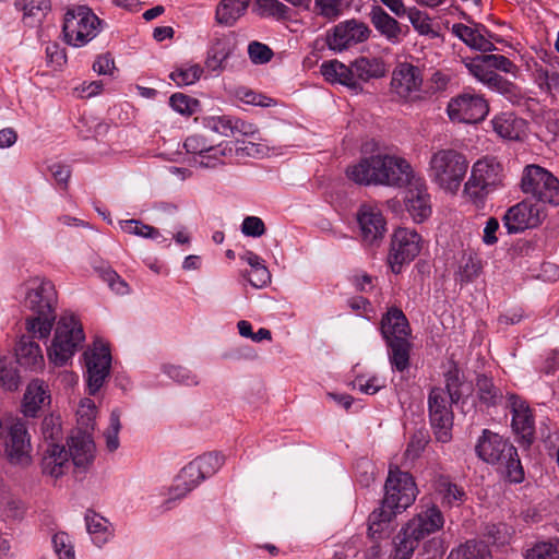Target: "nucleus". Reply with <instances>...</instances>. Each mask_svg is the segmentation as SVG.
Instances as JSON below:
<instances>
[{"instance_id":"f257e3e1","label":"nucleus","mask_w":559,"mask_h":559,"mask_svg":"<svg viewBox=\"0 0 559 559\" xmlns=\"http://www.w3.org/2000/svg\"><path fill=\"white\" fill-rule=\"evenodd\" d=\"M384 489L381 506L368 518V535L373 539L381 538L392 520L411 507L418 495L412 475L399 467L390 468Z\"/></svg>"},{"instance_id":"f03ea898","label":"nucleus","mask_w":559,"mask_h":559,"mask_svg":"<svg viewBox=\"0 0 559 559\" xmlns=\"http://www.w3.org/2000/svg\"><path fill=\"white\" fill-rule=\"evenodd\" d=\"M347 177L358 185L403 187L414 178L409 163L400 156L377 154L362 157L346 168Z\"/></svg>"},{"instance_id":"7ed1b4c3","label":"nucleus","mask_w":559,"mask_h":559,"mask_svg":"<svg viewBox=\"0 0 559 559\" xmlns=\"http://www.w3.org/2000/svg\"><path fill=\"white\" fill-rule=\"evenodd\" d=\"M58 298L52 282L33 277L26 282L25 307L32 312L25 320L27 333L46 340L50 335L55 320Z\"/></svg>"},{"instance_id":"20e7f679","label":"nucleus","mask_w":559,"mask_h":559,"mask_svg":"<svg viewBox=\"0 0 559 559\" xmlns=\"http://www.w3.org/2000/svg\"><path fill=\"white\" fill-rule=\"evenodd\" d=\"M321 74L331 83H340L355 94L362 92V83L385 76V62L377 57H358L349 64L331 60L321 64Z\"/></svg>"},{"instance_id":"39448f33","label":"nucleus","mask_w":559,"mask_h":559,"mask_svg":"<svg viewBox=\"0 0 559 559\" xmlns=\"http://www.w3.org/2000/svg\"><path fill=\"white\" fill-rule=\"evenodd\" d=\"M475 451L481 461L498 466L511 483L523 481L524 471L518 450L508 439L489 429H484Z\"/></svg>"},{"instance_id":"423d86ee","label":"nucleus","mask_w":559,"mask_h":559,"mask_svg":"<svg viewBox=\"0 0 559 559\" xmlns=\"http://www.w3.org/2000/svg\"><path fill=\"white\" fill-rule=\"evenodd\" d=\"M0 453L12 466L26 468L33 463V447L26 424L19 418L0 423Z\"/></svg>"},{"instance_id":"0eeeda50","label":"nucleus","mask_w":559,"mask_h":559,"mask_svg":"<svg viewBox=\"0 0 559 559\" xmlns=\"http://www.w3.org/2000/svg\"><path fill=\"white\" fill-rule=\"evenodd\" d=\"M468 162L455 150H439L429 162V176L442 190L456 193L466 175Z\"/></svg>"},{"instance_id":"6e6552de","label":"nucleus","mask_w":559,"mask_h":559,"mask_svg":"<svg viewBox=\"0 0 559 559\" xmlns=\"http://www.w3.org/2000/svg\"><path fill=\"white\" fill-rule=\"evenodd\" d=\"M224 462V455L211 452L187 464L175 478L169 489V500L167 502L186 497L202 480L216 474Z\"/></svg>"},{"instance_id":"1a4fd4ad","label":"nucleus","mask_w":559,"mask_h":559,"mask_svg":"<svg viewBox=\"0 0 559 559\" xmlns=\"http://www.w3.org/2000/svg\"><path fill=\"white\" fill-rule=\"evenodd\" d=\"M85 340L82 324L73 314L60 317L55 336L48 348V358L56 366H63Z\"/></svg>"},{"instance_id":"9d476101","label":"nucleus","mask_w":559,"mask_h":559,"mask_svg":"<svg viewBox=\"0 0 559 559\" xmlns=\"http://www.w3.org/2000/svg\"><path fill=\"white\" fill-rule=\"evenodd\" d=\"M103 21L85 5L68 10L63 21V36L67 44L82 47L93 40L102 31Z\"/></svg>"},{"instance_id":"9b49d317","label":"nucleus","mask_w":559,"mask_h":559,"mask_svg":"<svg viewBox=\"0 0 559 559\" xmlns=\"http://www.w3.org/2000/svg\"><path fill=\"white\" fill-rule=\"evenodd\" d=\"M503 174L501 164L495 158L485 157L477 160L464 186V193L473 201H481L502 186Z\"/></svg>"},{"instance_id":"f8f14e48","label":"nucleus","mask_w":559,"mask_h":559,"mask_svg":"<svg viewBox=\"0 0 559 559\" xmlns=\"http://www.w3.org/2000/svg\"><path fill=\"white\" fill-rule=\"evenodd\" d=\"M521 191L533 199L551 205H559V180L548 169L531 164L523 168Z\"/></svg>"},{"instance_id":"ddd939ff","label":"nucleus","mask_w":559,"mask_h":559,"mask_svg":"<svg viewBox=\"0 0 559 559\" xmlns=\"http://www.w3.org/2000/svg\"><path fill=\"white\" fill-rule=\"evenodd\" d=\"M183 146L189 154L194 155V163L205 168H214L224 164V158L231 157L234 152L227 142L215 144L210 139V131L205 128L203 131L188 136Z\"/></svg>"},{"instance_id":"4468645a","label":"nucleus","mask_w":559,"mask_h":559,"mask_svg":"<svg viewBox=\"0 0 559 559\" xmlns=\"http://www.w3.org/2000/svg\"><path fill=\"white\" fill-rule=\"evenodd\" d=\"M423 237L412 228L399 227L391 237L390 251L386 258L392 273L400 274L405 264H409L421 251Z\"/></svg>"},{"instance_id":"2eb2a0df","label":"nucleus","mask_w":559,"mask_h":559,"mask_svg":"<svg viewBox=\"0 0 559 559\" xmlns=\"http://www.w3.org/2000/svg\"><path fill=\"white\" fill-rule=\"evenodd\" d=\"M442 388H432L428 395L430 425L437 441L447 443L452 439L453 412L451 401Z\"/></svg>"},{"instance_id":"dca6fc26","label":"nucleus","mask_w":559,"mask_h":559,"mask_svg":"<svg viewBox=\"0 0 559 559\" xmlns=\"http://www.w3.org/2000/svg\"><path fill=\"white\" fill-rule=\"evenodd\" d=\"M447 111L451 121L477 123L486 118L489 106L481 95L464 91L449 102Z\"/></svg>"},{"instance_id":"f3484780","label":"nucleus","mask_w":559,"mask_h":559,"mask_svg":"<svg viewBox=\"0 0 559 559\" xmlns=\"http://www.w3.org/2000/svg\"><path fill=\"white\" fill-rule=\"evenodd\" d=\"M371 29L359 20L350 19L336 24L326 35V44L334 51H343L364 43L370 37Z\"/></svg>"},{"instance_id":"a211bd4d","label":"nucleus","mask_w":559,"mask_h":559,"mask_svg":"<svg viewBox=\"0 0 559 559\" xmlns=\"http://www.w3.org/2000/svg\"><path fill=\"white\" fill-rule=\"evenodd\" d=\"M544 217V212L539 205L524 200L508 209L502 217V223L508 234H520L539 226Z\"/></svg>"},{"instance_id":"6ab92c4d","label":"nucleus","mask_w":559,"mask_h":559,"mask_svg":"<svg viewBox=\"0 0 559 559\" xmlns=\"http://www.w3.org/2000/svg\"><path fill=\"white\" fill-rule=\"evenodd\" d=\"M87 369V385L90 394H95L104 384L109 374L111 355L105 345H95L93 349L85 352Z\"/></svg>"},{"instance_id":"aec40b11","label":"nucleus","mask_w":559,"mask_h":559,"mask_svg":"<svg viewBox=\"0 0 559 559\" xmlns=\"http://www.w3.org/2000/svg\"><path fill=\"white\" fill-rule=\"evenodd\" d=\"M357 222L366 245H374L383 238L385 219L377 205L362 204L357 212Z\"/></svg>"},{"instance_id":"412c9836","label":"nucleus","mask_w":559,"mask_h":559,"mask_svg":"<svg viewBox=\"0 0 559 559\" xmlns=\"http://www.w3.org/2000/svg\"><path fill=\"white\" fill-rule=\"evenodd\" d=\"M95 443L91 433L75 431L69 439V455L72 459L75 472H86L95 460Z\"/></svg>"},{"instance_id":"4be33fe9","label":"nucleus","mask_w":559,"mask_h":559,"mask_svg":"<svg viewBox=\"0 0 559 559\" xmlns=\"http://www.w3.org/2000/svg\"><path fill=\"white\" fill-rule=\"evenodd\" d=\"M423 78L420 70L407 62L400 63L392 74L391 88L399 97L409 99L420 90Z\"/></svg>"},{"instance_id":"5701e85b","label":"nucleus","mask_w":559,"mask_h":559,"mask_svg":"<svg viewBox=\"0 0 559 559\" xmlns=\"http://www.w3.org/2000/svg\"><path fill=\"white\" fill-rule=\"evenodd\" d=\"M444 524L442 512L435 504L423 509L404 526L411 536L421 540L426 536L439 531Z\"/></svg>"},{"instance_id":"b1692460","label":"nucleus","mask_w":559,"mask_h":559,"mask_svg":"<svg viewBox=\"0 0 559 559\" xmlns=\"http://www.w3.org/2000/svg\"><path fill=\"white\" fill-rule=\"evenodd\" d=\"M509 405L512 413L513 431L524 442L531 444L535 432V421L531 408L525 401L516 395L509 397Z\"/></svg>"},{"instance_id":"393cba45","label":"nucleus","mask_w":559,"mask_h":559,"mask_svg":"<svg viewBox=\"0 0 559 559\" xmlns=\"http://www.w3.org/2000/svg\"><path fill=\"white\" fill-rule=\"evenodd\" d=\"M235 47V40L230 35H215L206 52L205 68L215 73L223 72Z\"/></svg>"},{"instance_id":"a878e982","label":"nucleus","mask_w":559,"mask_h":559,"mask_svg":"<svg viewBox=\"0 0 559 559\" xmlns=\"http://www.w3.org/2000/svg\"><path fill=\"white\" fill-rule=\"evenodd\" d=\"M405 205L416 223H421L431 215L430 195L424 183L417 181L407 190Z\"/></svg>"},{"instance_id":"bb28decb","label":"nucleus","mask_w":559,"mask_h":559,"mask_svg":"<svg viewBox=\"0 0 559 559\" xmlns=\"http://www.w3.org/2000/svg\"><path fill=\"white\" fill-rule=\"evenodd\" d=\"M41 472L53 478L64 475L69 468V453L59 443H48L40 462Z\"/></svg>"},{"instance_id":"cd10ccee","label":"nucleus","mask_w":559,"mask_h":559,"mask_svg":"<svg viewBox=\"0 0 559 559\" xmlns=\"http://www.w3.org/2000/svg\"><path fill=\"white\" fill-rule=\"evenodd\" d=\"M381 332L386 342L409 337L408 320L401 309L393 307L388 310L381 320Z\"/></svg>"},{"instance_id":"c85d7f7f","label":"nucleus","mask_w":559,"mask_h":559,"mask_svg":"<svg viewBox=\"0 0 559 559\" xmlns=\"http://www.w3.org/2000/svg\"><path fill=\"white\" fill-rule=\"evenodd\" d=\"M370 21L388 41L396 44L402 37V27L396 19L391 16L381 5L373 4L369 12Z\"/></svg>"},{"instance_id":"c756f323","label":"nucleus","mask_w":559,"mask_h":559,"mask_svg":"<svg viewBox=\"0 0 559 559\" xmlns=\"http://www.w3.org/2000/svg\"><path fill=\"white\" fill-rule=\"evenodd\" d=\"M32 334L22 335L15 347L16 361L31 370H38L44 367V355L40 346L33 338Z\"/></svg>"},{"instance_id":"7c9ffc66","label":"nucleus","mask_w":559,"mask_h":559,"mask_svg":"<svg viewBox=\"0 0 559 559\" xmlns=\"http://www.w3.org/2000/svg\"><path fill=\"white\" fill-rule=\"evenodd\" d=\"M47 386L40 380H33L24 394L22 409L25 416L34 417L37 412L49 403Z\"/></svg>"},{"instance_id":"2f4dec72","label":"nucleus","mask_w":559,"mask_h":559,"mask_svg":"<svg viewBox=\"0 0 559 559\" xmlns=\"http://www.w3.org/2000/svg\"><path fill=\"white\" fill-rule=\"evenodd\" d=\"M475 26L476 27L473 28L461 23L453 24L452 33L473 49L479 51H490L495 49L493 44L486 39L480 33V28L485 29V27L480 24H476Z\"/></svg>"},{"instance_id":"473e14b6","label":"nucleus","mask_w":559,"mask_h":559,"mask_svg":"<svg viewBox=\"0 0 559 559\" xmlns=\"http://www.w3.org/2000/svg\"><path fill=\"white\" fill-rule=\"evenodd\" d=\"M251 0H221L216 7L218 24L233 26L247 11Z\"/></svg>"},{"instance_id":"72a5a7b5","label":"nucleus","mask_w":559,"mask_h":559,"mask_svg":"<svg viewBox=\"0 0 559 559\" xmlns=\"http://www.w3.org/2000/svg\"><path fill=\"white\" fill-rule=\"evenodd\" d=\"M435 490L444 507H459L464 502L465 491L448 477H438L435 481Z\"/></svg>"},{"instance_id":"f704fd0d","label":"nucleus","mask_w":559,"mask_h":559,"mask_svg":"<svg viewBox=\"0 0 559 559\" xmlns=\"http://www.w3.org/2000/svg\"><path fill=\"white\" fill-rule=\"evenodd\" d=\"M495 132L508 140H519L524 131V121L513 114H501L492 119Z\"/></svg>"},{"instance_id":"c9c22d12","label":"nucleus","mask_w":559,"mask_h":559,"mask_svg":"<svg viewBox=\"0 0 559 559\" xmlns=\"http://www.w3.org/2000/svg\"><path fill=\"white\" fill-rule=\"evenodd\" d=\"M85 523L86 530L97 547L105 545L112 535L108 521L93 511L86 512Z\"/></svg>"},{"instance_id":"e433bc0d","label":"nucleus","mask_w":559,"mask_h":559,"mask_svg":"<svg viewBox=\"0 0 559 559\" xmlns=\"http://www.w3.org/2000/svg\"><path fill=\"white\" fill-rule=\"evenodd\" d=\"M389 347V359L392 367L403 372L409 367V353L412 344L408 338L386 342Z\"/></svg>"},{"instance_id":"4c0bfd02","label":"nucleus","mask_w":559,"mask_h":559,"mask_svg":"<svg viewBox=\"0 0 559 559\" xmlns=\"http://www.w3.org/2000/svg\"><path fill=\"white\" fill-rule=\"evenodd\" d=\"M471 74H473L480 82L500 88L504 81L500 75L493 72L485 62L484 56H479L466 64Z\"/></svg>"},{"instance_id":"58836bf2","label":"nucleus","mask_w":559,"mask_h":559,"mask_svg":"<svg viewBox=\"0 0 559 559\" xmlns=\"http://www.w3.org/2000/svg\"><path fill=\"white\" fill-rule=\"evenodd\" d=\"M418 543L419 539L411 536L407 530L403 527L394 538L392 559H411Z\"/></svg>"},{"instance_id":"ea45409f","label":"nucleus","mask_w":559,"mask_h":559,"mask_svg":"<svg viewBox=\"0 0 559 559\" xmlns=\"http://www.w3.org/2000/svg\"><path fill=\"white\" fill-rule=\"evenodd\" d=\"M203 73V68L198 63H186L174 70L169 78L178 85H192L198 82Z\"/></svg>"},{"instance_id":"a19ab883","label":"nucleus","mask_w":559,"mask_h":559,"mask_svg":"<svg viewBox=\"0 0 559 559\" xmlns=\"http://www.w3.org/2000/svg\"><path fill=\"white\" fill-rule=\"evenodd\" d=\"M122 231L129 235L158 240L163 238L159 230L139 219H124L119 222Z\"/></svg>"},{"instance_id":"79ce46f5","label":"nucleus","mask_w":559,"mask_h":559,"mask_svg":"<svg viewBox=\"0 0 559 559\" xmlns=\"http://www.w3.org/2000/svg\"><path fill=\"white\" fill-rule=\"evenodd\" d=\"M78 416V431H86L91 433L95 427L96 406L95 403L90 399L81 401L76 411Z\"/></svg>"},{"instance_id":"37998d69","label":"nucleus","mask_w":559,"mask_h":559,"mask_svg":"<svg viewBox=\"0 0 559 559\" xmlns=\"http://www.w3.org/2000/svg\"><path fill=\"white\" fill-rule=\"evenodd\" d=\"M452 559H490V551L486 544L467 542L451 552Z\"/></svg>"},{"instance_id":"c03bdc74","label":"nucleus","mask_w":559,"mask_h":559,"mask_svg":"<svg viewBox=\"0 0 559 559\" xmlns=\"http://www.w3.org/2000/svg\"><path fill=\"white\" fill-rule=\"evenodd\" d=\"M15 4L24 12L25 17L40 21L51 9L50 0H16Z\"/></svg>"},{"instance_id":"a18cd8bd","label":"nucleus","mask_w":559,"mask_h":559,"mask_svg":"<svg viewBox=\"0 0 559 559\" xmlns=\"http://www.w3.org/2000/svg\"><path fill=\"white\" fill-rule=\"evenodd\" d=\"M0 384L7 391H15L20 385V376L8 357H0Z\"/></svg>"},{"instance_id":"49530a36","label":"nucleus","mask_w":559,"mask_h":559,"mask_svg":"<svg viewBox=\"0 0 559 559\" xmlns=\"http://www.w3.org/2000/svg\"><path fill=\"white\" fill-rule=\"evenodd\" d=\"M483 261L477 255H468L465 262L460 266L457 280L461 283H469L477 278L483 272Z\"/></svg>"},{"instance_id":"de8ad7c7","label":"nucleus","mask_w":559,"mask_h":559,"mask_svg":"<svg viewBox=\"0 0 559 559\" xmlns=\"http://www.w3.org/2000/svg\"><path fill=\"white\" fill-rule=\"evenodd\" d=\"M478 396L487 405H496L501 399L500 391L493 385L491 379L481 374L476 382Z\"/></svg>"},{"instance_id":"09e8293b","label":"nucleus","mask_w":559,"mask_h":559,"mask_svg":"<svg viewBox=\"0 0 559 559\" xmlns=\"http://www.w3.org/2000/svg\"><path fill=\"white\" fill-rule=\"evenodd\" d=\"M235 117L213 116L205 119L204 127L207 131L218 133L224 136H234Z\"/></svg>"},{"instance_id":"8fccbe9b","label":"nucleus","mask_w":559,"mask_h":559,"mask_svg":"<svg viewBox=\"0 0 559 559\" xmlns=\"http://www.w3.org/2000/svg\"><path fill=\"white\" fill-rule=\"evenodd\" d=\"M405 15H407L411 24L420 35H432V37L437 35L432 29L431 20L428 14L416 8H411L406 9Z\"/></svg>"},{"instance_id":"3c124183","label":"nucleus","mask_w":559,"mask_h":559,"mask_svg":"<svg viewBox=\"0 0 559 559\" xmlns=\"http://www.w3.org/2000/svg\"><path fill=\"white\" fill-rule=\"evenodd\" d=\"M52 546L58 559H75L74 545L71 537L59 532L52 536Z\"/></svg>"},{"instance_id":"603ef678","label":"nucleus","mask_w":559,"mask_h":559,"mask_svg":"<svg viewBox=\"0 0 559 559\" xmlns=\"http://www.w3.org/2000/svg\"><path fill=\"white\" fill-rule=\"evenodd\" d=\"M429 442V435L425 430L415 431L407 443L404 455L408 460H416L420 456Z\"/></svg>"},{"instance_id":"864d4df0","label":"nucleus","mask_w":559,"mask_h":559,"mask_svg":"<svg viewBox=\"0 0 559 559\" xmlns=\"http://www.w3.org/2000/svg\"><path fill=\"white\" fill-rule=\"evenodd\" d=\"M121 429L120 413L114 409L110 414L109 427L104 432L108 451L114 452L119 448V431Z\"/></svg>"},{"instance_id":"5fc2aeb1","label":"nucleus","mask_w":559,"mask_h":559,"mask_svg":"<svg viewBox=\"0 0 559 559\" xmlns=\"http://www.w3.org/2000/svg\"><path fill=\"white\" fill-rule=\"evenodd\" d=\"M41 433L47 444L58 443V441L62 440L63 433L60 418L55 416L45 417L41 423Z\"/></svg>"},{"instance_id":"6e6d98bb","label":"nucleus","mask_w":559,"mask_h":559,"mask_svg":"<svg viewBox=\"0 0 559 559\" xmlns=\"http://www.w3.org/2000/svg\"><path fill=\"white\" fill-rule=\"evenodd\" d=\"M445 389H443L447 393V397L450 399L451 403H457L462 396V380L460 376V371L456 368L450 369L444 374Z\"/></svg>"},{"instance_id":"4d7b16f0","label":"nucleus","mask_w":559,"mask_h":559,"mask_svg":"<svg viewBox=\"0 0 559 559\" xmlns=\"http://www.w3.org/2000/svg\"><path fill=\"white\" fill-rule=\"evenodd\" d=\"M1 511L10 519H21L25 513V506L19 498L4 493L1 497Z\"/></svg>"},{"instance_id":"13d9d810","label":"nucleus","mask_w":559,"mask_h":559,"mask_svg":"<svg viewBox=\"0 0 559 559\" xmlns=\"http://www.w3.org/2000/svg\"><path fill=\"white\" fill-rule=\"evenodd\" d=\"M248 55L252 63L264 64L267 63L272 57V49L260 41H252L248 46Z\"/></svg>"},{"instance_id":"bf43d9fd","label":"nucleus","mask_w":559,"mask_h":559,"mask_svg":"<svg viewBox=\"0 0 559 559\" xmlns=\"http://www.w3.org/2000/svg\"><path fill=\"white\" fill-rule=\"evenodd\" d=\"M526 559H559V551L551 543H538L527 551Z\"/></svg>"},{"instance_id":"052dcab7","label":"nucleus","mask_w":559,"mask_h":559,"mask_svg":"<svg viewBox=\"0 0 559 559\" xmlns=\"http://www.w3.org/2000/svg\"><path fill=\"white\" fill-rule=\"evenodd\" d=\"M317 13L328 20H335L342 14V3L337 0H316Z\"/></svg>"},{"instance_id":"680f3d73","label":"nucleus","mask_w":559,"mask_h":559,"mask_svg":"<svg viewBox=\"0 0 559 559\" xmlns=\"http://www.w3.org/2000/svg\"><path fill=\"white\" fill-rule=\"evenodd\" d=\"M170 106L182 115H191L194 111L195 106L198 105V100L191 98L185 94L176 93L170 99Z\"/></svg>"},{"instance_id":"e2e57ef3","label":"nucleus","mask_w":559,"mask_h":559,"mask_svg":"<svg viewBox=\"0 0 559 559\" xmlns=\"http://www.w3.org/2000/svg\"><path fill=\"white\" fill-rule=\"evenodd\" d=\"M167 374L173 380L186 384V385H195L199 383L198 377L192 373L189 369L182 366H169L166 369Z\"/></svg>"},{"instance_id":"0e129e2a","label":"nucleus","mask_w":559,"mask_h":559,"mask_svg":"<svg viewBox=\"0 0 559 559\" xmlns=\"http://www.w3.org/2000/svg\"><path fill=\"white\" fill-rule=\"evenodd\" d=\"M67 61L64 50L56 43L46 46V62L52 69L61 68Z\"/></svg>"},{"instance_id":"69168bd1","label":"nucleus","mask_w":559,"mask_h":559,"mask_svg":"<svg viewBox=\"0 0 559 559\" xmlns=\"http://www.w3.org/2000/svg\"><path fill=\"white\" fill-rule=\"evenodd\" d=\"M261 14L265 16L285 17L288 7L278 0H259Z\"/></svg>"},{"instance_id":"338daca9","label":"nucleus","mask_w":559,"mask_h":559,"mask_svg":"<svg viewBox=\"0 0 559 559\" xmlns=\"http://www.w3.org/2000/svg\"><path fill=\"white\" fill-rule=\"evenodd\" d=\"M241 231L246 236L260 237L265 233V226L260 217L247 216L242 222Z\"/></svg>"},{"instance_id":"774afa93","label":"nucleus","mask_w":559,"mask_h":559,"mask_svg":"<svg viewBox=\"0 0 559 559\" xmlns=\"http://www.w3.org/2000/svg\"><path fill=\"white\" fill-rule=\"evenodd\" d=\"M238 95L242 102L253 106L270 107L275 104L274 99L249 90L240 91Z\"/></svg>"}]
</instances>
